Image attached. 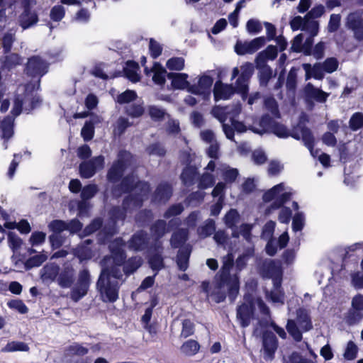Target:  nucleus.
I'll return each mask as SVG.
<instances>
[{"instance_id": "obj_39", "label": "nucleus", "mask_w": 363, "mask_h": 363, "mask_svg": "<svg viewBox=\"0 0 363 363\" xmlns=\"http://www.w3.org/2000/svg\"><path fill=\"white\" fill-rule=\"evenodd\" d=\"M216 231V223L213 219H207L203 225L197 229L198 235L201 238H207Z\"/></svg>"}, {"instance_id": "obj_12", "label": "nucleus", "mask_w": 363, "mask_h": 363, "mask_svg": "<svg viewBox=\"0 0 363 363\" xmlns=\"http://www.w3.org/2000/svg\"><path fill=\"white\" fill-rule=\"evenodd\" d=\"M48 63L39 56L28 58L26 66V74L33 77H43L48 72Z\"/></svg>"}, {"instance_id": "obj_21", "label": "nucleus", "mask_w": 363, "mask_h": 363, "mask_svg": "<svg viewBox=\"0 0 363 363\" xmlns=\"http://www.w3.org/2000/svg\"><path fill=\"white\" fill-rule=\"evenodd\" d=\"M172 195V186L167 182H162L156 188L152 201L155 203H166Z\"/></svg>"}, {"instance_id": "obj_36", "label": "nucleus", "mask_w": 363, "mask_h": 363, "mask_svg": "<svg viewBox=\"0 0 363 363\" xmlns=\"http://www.w3.org/2000/svg\"><path fill=\"white\" fill-rule=\"evenodd\" d=\"M22 63V57L16 53H8L2 60V68L11 70Z\"/></svg>"}, {"instance_id": "obj_17", "label": "nucleus", "mask_w": 363, "mask_h": 363, "mask_svg": "<svg viewBox=\"0 0 363 363\" xmlns=\"http://www.w3.org/2000/svg\"><path fill=\"white\" fill-rule=\"evenodd\" d=\"M347 27L354 33V37L359 41L363 40V18L357 13H350L347 17Z\"/></svg>"}, {"instance_id": "obj_32", "label": "nucleus", "mask_w": 363, "mask_h": 363, "mask_svg": "<svg viewBox=\"0 0 363 363\" xmlns=\"http://www.w3.org/2000/svg\"><path fill=\"white\" fill-rule=\"evenodd\" d=\"M150 232L154 238L152 242H162L160 239L167 233V223L159 219L150 226Z\"/></svg>"}, {"instance_id": "obj_15", "label": "nucleus", "mask_w": 363, "mask_h": 363, "mask_svg": "<svg viewBox=\"0 0 363 363\" xmlns=\"http://www.w3.org/2000/svg\"><path fill=\"white\" fill-rule=\"evenodd\" d=\"M262 346L264 350V359L271 361L274 358L275 352L278 347V341L276 335L271 331H265L262 335Z\"/></svg>"}, {"instance_id": "obj_50", "label": "nucleus", "mask_w": 363, "mask_h": 363, "mask_svg": "<svg viewBox=\"0 0 363 363\" xmlns=\"http://www.w3.org/2000/svg\"><path fill=\"white\" fill-rule=\"evenodd\" d=\"M303 30L308 32L312 37H315L319 31V23L315 20L305 18Z\"/></svg>"}, {"instance_id": "obj_8", "label": "nucleus", "mask_w": 363, "mask_h": 363, "mask_svg": "<svg viewBox=\"0 0 363 363\" xmlns=\"http://www.w3.org/2000/svg\"><path fill=\"white\" fill-rule=\"evenodd\" d=\"M163 252L162 242H152L149 247L147 262L152 270L155 271L157 274L164 268Z\"/></svg>"}, {"instance_id": "obj_25", "label": "nucleus", "mask_w": 363, "mask_h": 363, "mask_svg": "<svg viewBox=\"0 0 363 363\" xmlns=\"http://www.w3.org/2000/svg\"><path fill=\"white\" fill-rule=\"evenodd\" d=\"M191 253L190 245H184L181 247L177 255V264L180 271L185 272L189 267V260Z\"/></svg>"}, {"instance_id": "obj_40", "label": "nucleus", "mask_w": 363, "mask_h": 363, "mask_svg": "<svg viewBox=\"0 0 363 363\" xmlns=\"http://www.w3.org/2000/svg\"><path fill=\"white\" fill-rule=\"evenodd\" d=\"M132 123L125 117L121 116L118 118L113 125V133L115 136L120 137L122 135L128 128L131 126Z\"/></svg>"}, {"instance_id": "obj_51", "label": "nucleus", "mask_w": 363, "mask_h": 363, "mask_svg": "<svg viewBox=\"0 0 363 363\" xmlns=\"http://www.w3.org/2000/svg\"><path fill=\"white\" fill-rule=\"evenodd\" d=\"M15 40V33L11 31L4 33L1 39V46L4 54H8L11 52Z\"/></svg>"}, {"instance_id": "obj_20", "label": "nucleus", "mask_w": 363, "mask_h": 363, "mask_svg": "<svg viewBox=\"0 0 363 363\" xmlns=\"http://www.w3.org/2000/svg\"><path fill=\"white\" fill-rule=\"evenodd\" d=\"M261 274L264 278L282 277V269L279 261L266 260L261 267Z\"/></svg>"}, {"instance_id": "obj_43", "label": "nucleus", "mask_w": 363, "mask_h": 363, "mask_svg": "<svg viewBox=\"0 0 363 363\" xmlns=\"http://www.w3.org/2000/svg\"><path fill=\"white\" fill-rule=\"evenodd\" d=\"M145 112L142 104L132 103L125 106V113L131 118H139Z\"/></svg>"}, {"instance_id": "obj_37", "label": "nucleus", "mask_w": 363, "mask_h": 363, "mask_svg": "<svg viewBox=\"0 0 363 363\" xmlns=\"http://www.w3.org/2000/svg\"><path fill=\"white\" fill-rule=\"evenodd\" d=\"M275 122L271 116L265 114L259 120V126L262 130L253 127L250 128V129L255 133L262 134L264 132H269Z\"/></svg>"}, {"instance_id": "obj_22", "label": "nucleus", "mask_w": 363, "mask_h": 363, "mask_svg": "<svg viewBox=\"0 0 363 363\" xmlns=\"http://www.w3.org/2000/svg\"><path fill=\"white\" fill-rule=\"evenodd\" d=\"M74 280L75 272L72 267L67 266L61 272L59 271L57 282L61 288H70L73 285Z\"/></svg>"}, {"instance_id": "obj_14", "label": "nucleus", "mask_w": 363, "mask_h": 363, "mask_svg": "<svg viewBox=\"0 0 363 363\" xmlns=\"http://www.w3.org/2000/svg\"><path fill=\"white\" fill-rule=\"evenodd\" d=\"M289 136L298 140L301 139L305 146L310 150L311 155H313L314 137L308 128L303 124L299 123L291 133H289Z\"/></svg>"}, {"instance_id": "obj_16", "label": "nucleus", "mask_w": 363, "mask_h": 363, "mask_svg": "<svg viewBox=\"0 0 363 363\" xmlns=\"http://www.w3.org/2000/svg\"><path fill=\"white\" fill-rule=\"evenodd\" d=\"M213 84L212 77L203 75L200 77L198 84L191 85L189 91L191 94L202 96L203 99H208L211 94V87Z\"/></svg>"}, {"instance_id": "obj_33", "label": "nucleus", "mask_w": 363, "mask_h": 363, "mask_svg": "<svg viewBox=\"0 0 363 363\" xmlns=\"http://www.w3.org/2000/svg\"><path fill=\"white\" fill-rule=\"evenodd\" d=\"M16 116H7L0 123V130L2 132V138L6 140L10 139L13 135L14 120Z\"/></svg>"}, {"instance_id": "obj_52", "label": "nucleus", "mask_w": 363, "mask_h": 363, "mask_svg": "<svg viewBox=\"0 0 363 363\" xmlns=\"http://www.w3.org/2000/svg\"><path fill=\"white\" fill-rule=\"evenodd\" d=\"M297 72L298 69L293 67L287 75L286 87L289 91L294 92L296 88Z\"/></svg>"}, {"instance_id": "obj_5", "label": "nucleus", "mask_w": 363, "mask_h": 363, "mask_svg": "<svg viewBox=\"0 0 363 363\" xmlns=\"http://www.w3.org/2000/svg\"><path fill=\"white\" fill-rule=\"evenodd\" d=\"M41 103L42 99L40 96H33L32 93L18 94L15 97L11 113L13 116H18L23 111L28 113L39 107Z\"/></svg>"}, {"instance_id": "obj_49", "label": "nucleus", "mask_w": 363, "mask_h": 363, "mask_svg": "<svg viewBox=\"0 0 363 363\" xmlns=\"http://www.w3.org/2000/svg\"><path fill=\"white\" fill-rule=\"evenodd\" d=\"M286 328L295 341L300 342L302 340V333L294 320H288Z\"/></svg>"}, {"instance_id": "obj_46", "label": "nucleus", "mask_w": 363, "mask_h": 363, "mask_svg": "<svg viewBox=\"0 0 363 363\" xmlns=\"http://www.w3.org/2000/svg\"><path fill=\"white\" fill-rule=\"evenodd\" d=\"M291 196V192H284L272 202L270 206L267 209V213H269L271 211L281 208L286 202L290 200Z\"/></svg>"}, {"instance_id": "obj_56", "label": "nucleus", "mask_w": 363, "mask_h": 363, "mask_svg": "<svg viewBox=\"0 0 363 363\" xmlns=\"http://www.w3.org/2000/svg\"><path fill=\"white\" fill-rule=\"evenodd\" d=\"M363 126V113H354L349 121V127L353 131H357Z\"/></svg>"}, {"instance_id": "obj_10", "label": "nucleus", "mask_w": 363, "mask_h": 363, "mask_svg": "<svg viewBox=\"0 0 363 363\" xmlns=\"http://www.w3.org/2000/svg\"><path fill=\"white\" fill-rule=\"evenodd\" d=\"M105 158L103 155L94 157L89 160L84 161L79 164L80 176L84 179L92 177L98 170L104 167Z\"/></svg>"}, {"instance_id": "obj_24", "label": "nucleus", "mask_w": 363, "mask_h": 363, "mask_svg": "<svg viewBox=\"0 0 363 363\" xmlns=\"http://www.w3.org/2000/svg\"><path fill=\"white\" fill-rule=\"evenodd\" d=\"M60 267L55 264L45 265L40 270V278L44 283H51L57 281Z\"/></svg>"}, {"instance_id": "obj_45", "label": "nucleus", "mask_w": 363, "mask_h": 363, "mask_svg": "<svg viewBox=\"0 0 363 363\" xmlns=\"http://www.w3.org/2000/svg\"><path fill=\"white\" fill-rule=\"evenodd\" d=\"M198 180V187L200 189H206L209 187H211L216 182L214 176L212 174L208 172H204L203 174L199 177Z\"/></svg>"}, {"instance_id": "obj_26", "label": "nucleus", "mask_w": 363, "mask_h": 363, "mask_svg": "<svg viewBox=\"0 0 363 363\" xmlns=\"http://www.w3.org/2000/svg\"><path fill=\"white\" fill-rule=\"evenodd\" d=\"M278 51L276 46L269 45L264 50L258 53L255 59L256 66L267 65V60H273L277 57Z\"/></svg>"}, {"instance_id": "obj_62", "label": "nucleus", "mask_w": 363, "mask_h": 363, "mask_svg": "<svg viewBox=\"0 0 363 363\" xmlns=\"http://www.w3.org/2000/svg\"><path fill=\"white\" fill-rule=\"evenodd\" d=\"M166 66L170 70H182L184 67V59L181 57H172L167 60Z\"/></svg>"}, {"instance_id": "obj_58", "label": "nucleus", "mask_w": 363, "mask_h": 363, "mask_svg": "<svg viewBox=\"0 0 363 363\" xmlns=\"http://www.w3.org/2000/svg\"><path fill=\"white\" fill-rule=\"evenodd\" d=\"M137 94L133 90H126L117 96V102L120 104H128L133 101L137 98Z\"/></svg>"}, {"instance_id": "obj_64", "label": "nucleus", "mask_w": 363, "mask_h": 363, "mask_svg": "<svg viewBox=\"0 0 363 363\" xmlns=\"http://www.w3.org/2000/svg\"><path fill=\"white\" fill-rule=\"evenodd\" d=\"M47 255L44 254H40L34 255L27 259L26 266L28 268L37 267L40 266L47 259Z\"/></svg>"}, {"instance_id": "obj_60", "label": "nucleus", "mask_w": 363, "mask_h": 363, "mask_svg": "<svg viewBox=\"0 0 363 363\" xmlns=\"http://www.w3.org/2000/svg\"><path fill=\"white\" fill-rule=\"evenodd\" d=\"M363 318L362 311L352 308L346 317V322L350 325L358 323Z\"/></svg>"}, {"instance_id": "obj_6", "label": "nucleus", "mask_w": 363, "mask_h": 363, "mask_svg": "<svg viewBox=\"0 0 363 363\" xmlns=\"http://www.w3.org/2000/svg\"><path fill=\"white\" fill-rule=\"evenodd\" d=\"M35 5V0L21 1L23 11L18 18V23L23 30L32 28L38 23L39 21L38 15L35 10L32 9Z\"/></svg>"}, {"instance_id": "obj_35", "label": "nucleus", "mask_w": 363, "mask_h": 363, "mask_svg": "<svg viewBox=\"0 0 363 363\" xmlns=\"http://www.w3.org/2000/svg\"><path fill=\"white\" fill-rule=\"evenodd\" d=\"M224 181L229 184L233 183L239 175V172L236 168H232L228 165L223 164L217 168Z\"/></svg>"}, {"instance_id": "obj_4", "label": "nucleus", "mask_w": 363, "mask_h": 363, "mask_svg": "<svg viewBox=\"0 0 363 363\" xmlns=\"http://www.w3.org/2000/svg\"><path fill=\"white\" fill-rule=\"evenodd\" d=\"M135 162L133 155L126 150L119 151L117 160L113 162L107 172V179L109 182L116 183L123 177L126 169L131 167Z\"/></svg>"}, {"instance_id": "obj_19", "label": "nucleus", "mask_w": 363, "mask_h": 363, "mask_svg": "<svg viewBox=\"0 0 363 363\" xmlns=\"http://www.w3.org/2000/svg\"><path fill=\"white\" fill-rule=\"evenodd\" d=\"M237 91L236 86L231 84H225L220 81H218L214 84L213 94L215 100L229 99Z\"/></svg>"}, {"instance_id": "obj_30", "label": "nucleus", "mask_w": 363, "mask_h": 363, "mask_svg": "<svg viewBox=\"0 0 363 363\" xmlns=\"http://www.w3.org/2000/svg\"><path fill=\"white\" fill-rule=\"evenodd\" d=\"M296 324L302 331L306 332L312 329L313 325L307 310L298 308L296 311Z\"/></svg>"}, {"instance_id": "obj_61", "label": "nucleus", "mask_w": 363, "mask_h": 363, "mask_svg": "<svg viewBox=\"0 0 363 363\" xmlns=\"http://www.w3.org/2000/svg\"><path fill=\"white\" fill-rule=\"evenodd\" d=\"M182 329L180 336L186 338L192 335L194 333V323L189 319H184L182 323Z\"/></svg>"}, {"instance_id": "obj_47", "label": "nucleus", "mask_w": 363, "mask_h": 363, "mask_svg": "<svg viewBox=\"0 0 363 363\" xmlns=\"http://www.w3.org/2000/svg\"><path fill=\"white\" fill-rule=\"evenodd\" d=\"M284 185L283 183L275 185L264 194L263 201L264 202H269L274 199L275 200L278 197V195L284 191Z\"/></svg>"}, {"instance_id": "obj_27", "label": "nucleus", "mask_w": 363, "mask_h": 363, "mask_svg": "<svg viewBox=\"0 0 363 363\" xmlns=\"http://www.w3.org/2000/svg\"><path fill=\"white\" fill-rule=\"evenodd\" d=\"M305 94L307 98L313 99L319 103L326 101L329 94L324 92L320 89L315 88L312 84L308 83L305 87Z\"/></svg>"}, {"instance_id": "obj_34", "label": "nucleus", "mask_w": 363, "mask_h": 363, "mask_svg": "<svg viewBox=\"0 0 363 363\" xmlns=\"http://www.w3.org/2000/svg\"><path fill=\"white\" fill-rule=\"evenodd\" d=\"M167 76L172 79V85L174 89H184L187 88L189 89L191 86L186 80L188 77L186 74L170 72Z\"/></svg>"}, {"instance_id": "obj_23", "label": "nucleus", "mask_w": 363, "mask_h": 363, "mask_svg": "<svg viewBox=\"0 0 363 363\" xmlns=\"http://www.w3.org/2000/svg\"><path fill=\"white\" fill-rule=\"evenodd\" d=\"M199 174L196 167L187 165L183 169L180 174V179L185 186L189 187L195 184L196 180L199 178Z\"/></svg>"}, {"instance_id": "obj_28", "label": "nucleus", "mask_w": 363, "mask_h": 363, "mask_svg": "<svg viewBox=\"0 0 363 363\" xmlns=\"http://www.w3.org/2000/svg\"><path fill=\"white\" fill-rule=\"evenodd\" d=\"M144 70L147 75L153 72L152 80L155 84L158 85H163L165 83V75L167 72L160 63L155 62L151 69L149 70L147 67H145Z\"/></svg>"}, {"instance_id": "obj_2", "label": "nucleus", "mask_w": 363, "mask_h": 363, "mask_svg": "<svg viewBox=\"0 0 363 363\" xmlns=\"http://www.w3.org/2000/svg\"><path fill=\"white\" fill-rule=\"evenodd\" d=\"M234 264L232 254L223 257V265L215 277L216 286L211 294L216 303L223 302L226 298L227 288L228 298L231 301L236 298L240 289V280L237 273L230 272Z\"/></svg>"}, {"instance_id": "obj_38", "label": "nucleus", "mask_w": 363, "mask_h": 363, "mask_svg": "<svg viewBox=\"0 0 363 363\" xmlns=\"http://www.w3.org/2000/svg\"><path fill=\"white\" fill-rule=\"evenodd\" d=\"M147 110L148 115L154 121H162L166 116H169L164 108L157 105H150Z\"/></svg>"}, {"instance_id": "obj_48", "label": "nucleus", "mask_w": 363, "mask_h": 363, "mask_svg": "<svg viewBox=\"0 0 363 363\" xmlns=\"http://www.w3.org/2000/svg\"><path fill=\"white\" fill-rule=\"evenodd\" d=\"M29 347L23 342L13 341L7 343V345L1 350L3 352H13L16 351L27 352Z\"/></svg>"}, {"instance_id": "obj_31", "label": "nucleus", "mask_w": 363, "mask_h": 363, "mask_svg": "<svg viewBox=\"0 0 363 363\" xmlns=\"http://www.w3.org/2000/svg\"><path fill=\"white\" fill-rule=\"evenodd\" d=\"M303 69L306 72V79L311 77L321 80L324 77L325 69L321 63H315L313 67L310 64H303Z\"/></svg>"}, {"instance_id": "obj_9", "label": "nucleus", "mask_w": 363, "mask_h": 363, "mask_svg": "<svg viewBox=\"0 0 363 363\" xmlns=\"http://www.w3.org/2000/svg\"><path fill=\"white\" fill-rule=\"evenodd\" d=\"M240 74L235 82L237 92L241 95L243 101L247 99L249 91V81L254 72V66L250 62H245L240 67Z\"/></svg>"}, {"instance_id": "obj_55", "label": "nucleus", "mask_w": 363, "mask_h": 363, "mask_svg": "<svg viewBox=\"0 0 363 363\" xmlns=\"http://www.w3.org/2000/svg\"><path fill=\"white\" fill-rule=\"evenodd\" d=\"M264 105L265 108L269 111L274 117L279 118L280 113L277 101L271 96L264 99Z\"/></svg>"}, {"instance_id": "obj_29", "label": "nucleus", "mask_w": 363, "mask_h": 363, "mask_svg": "<svg viewBox=\"0 0 363 363\" xmlns=\"http://www.w3.org/2000/svg\"><path fill=\"white\" fill-rule=\"evenodd\" d=\"M189 238V230L186 228H179L172 235L170 245L172 248H181Z\"/></svg>"}, {"instance_id": "obj_44", "label": "nucleus", "mask_w": 363, "mask_h": 363, "mask_svg": "<svg viewBox=\"0 0 363 363\" xmlns=\"http://www.w3.org/2000/svg\"><path fill=\"white\" fill-rule=\"evenodd\" d=\"M257 68L260 69L259 76L260 86H267L272 77V69L267 65L257 66Z\"/></svg>"}, {"instance_id": "obj_41", "label": "nucleus", "mask_w": 363, "mask_h": 363, "mask_svg": "<svg viewBox=\"0 0 363 363\" xmlns=\"http://www.w3.org/2000/svg\"><path fill=\"white\" fill-rule=\"evenodd\" d=\"M200 349L199 343L194 340H189L181 346V352L186 356H194Z\"/></svg>"}, {"instance_id": "obj_11", "label": "nucleus", "mask_w": 363, "mask_h": 363, "mask_svg": "<svg viewBox=\"0 0 363 363\" xmlns=\"http://www.w3.org/2000/svg\"><path fill=\"white\" fill-rule=\"evenodd\" d=\"M150 235L144 230L136 231L128 241V248L135 252L149 251Z\"/></svg>"}, {"instance_id": "obj_53", "label": "nucleus", "mask_w": 363, "mask_h": 363, "mask_svg": "<svg viewBox=\"0 0 363 363\" xmlns=\"http://www.w3.org/2000/svg\"><path fill=\"white\" fill-rule=\"evenodd\" d=\"M239 220L240 215L235 209H230L224 217L225 224L229 228H234L239 222Z\"/></svg>"}, {"instance_id": "obj_7", "label": "nucleus", "mask_w": 363, "mask_h": 363, "mask_svg": "<svg viewBox=\"0 0 363 363\" xmlns=\"http://www.w3.org/2000/svg\"><path fill=\"white\" fill-rule=\"evenodd\" d=\"M91 277L87 269L79 271L76 284L70 291V298L74 302H78L84 297L89 289Z\"/></svg>"}, {"instance_id": "obj_13", "label": "nucleus", "mask_w": 363, "mask_h": 363, "mask_svg": "<svg viewBox=\"0 0 363 363\" xmlns=\"http://www.w3.org/2000/svg\"><path fill=\"white\" fill-rule=\"evenodd\" d=\"M267 38L264 36L256 38L250 41L238 42L235 50L238 55L252 54L265 45Z\"/></svg>"}, {"instance_id": "obj_63", "label": "nucleus", "mask_w": 363, "mask_h": 363, "mask_svg": "<svg viewBox=\"0 0 363 363\" xmlns=\"http://www.w3.org/2000/svg\"><path fill=\"white\" fill-rule=\"evenodd\" d=\"M269 132L274 133L277 137L281 138H286L289 137V130L286 128V127L284 125L277 122H275Z\"/></svg>"}, {"instance_id": "obj_54", "label": "nucleus", "mask_w": 363, "mask_h": 363, "mask_svg": "<svg viewBox=\"0 0 363 363\" xmlns=\"http://www.w3.org/2000/svg\"><path fill=\"white\" fill-rule=\"evenodd\" d=\"M99 191L98 186L95 184H91L84 186L81 191V199L88 201L92 199Z\"/></svg>"}, {"instance_id": "obj_3", "label": "nucleus", "mask_w": 363, "mask_h": 363, "mask_svg": "<svg viewBox=\"0 0 363 363\" xmlns=\"http://www.w3.org/2000/svg\"><path fill=\"white\" fill-rule=\"evenodd\" d=\"M123 267L114 264L111 268L104 267L96 281V289L102 301L114 303L118 299L120 284L123 276Z\"/></svg>"}, {"instance_id": "obj_42", "label": "nucleus", "mask_w": 363, "mask_h": 363, "mask_svg": "<svg viewBox=\"0 0 363 363\" xmlns=\"http://www.w3.org/2000/svg\"><path fill=\"white\" fill-rule=\"evenodd\" d=\"M139 67L138 63L133 61H128L126 63V67L124 69L126 77L133 82H138L140 80V76L138 74Z\"/></svg>"}, {"instance_id": "obj_18", "label": "nucleus", "mask_w": 363, "mask_h": 363, "mask_svg": "<svg viewBox=\"0 0 363 363\" xmlns=\"http://www.w3.org/2000/svg\"><path fill=\"white\" fill-rule=\"evenodd\" d=\"M255 307L252 303H243L237 309V319L241 327L247 328L250 325L253 318Z\"/></svg>"}, {"instance_id": "obj_59", "label": "nucleus", "mask_w": 363, "mask_h": 363, "mask_svg": "<svg viewBox=\"0 0 363 363\" xmlns=\"http://www.w3.org/2000/svg\"><path fill=\"white\" fill-rule=\"evenodd\" d=\"M146 152L150 155H154L157 157H164L166 154V150L164 147L159 143H155L150 145L146 148Z\"/></svg>"}, {"instance_id": "obj_57", "label": "nucleus", "mask_w": 363, "mask_h": 363, "mask_svg": "<svg viewBox=\"0 0 363 363\" xmlns=\"http://www.w3.org/2000/svg\"><path fill=\"white\" fill-rule=\"evenodd\" d=\"M141 265L140 258L133 257L128 260L123 266V272L126 274L135 272Z\"/></svg>"}, {"instance_id": "obj_1", "label": "nucleus", "mask_w": 363, "mask_h": 363, "mask_svg": "<svg viewBox=\"0 0 363 363\" xmlns=\"http://www.w3.org/2000/svg\"><path fill=\"white\" fill-rule=\"evenodd\" d=\"M121 188L123 192L132 194L124 199L121 207L113 206L110 210L111 218L114 222L123 221L128 213L140 208L150 191V184L138 180L133 174L127 175L122 179Z\"/></svg>"}]
</instances>
